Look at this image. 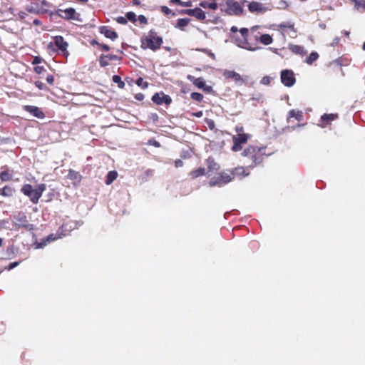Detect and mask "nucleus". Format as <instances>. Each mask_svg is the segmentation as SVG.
Listing matches in <instances>:
<instances>
[{
	"instance_id": "f257e3e1",
	"label": "nucleus",
	"mask_w": 365,
	"mask_h": 365,
	"mask_svg": "<svg viewBox=\"0 0 365 365\" xmlns=\"http://www.w3.org/2000/svg\"><path fill=\"white\" fill-rule=\"evenodd\" d=\"M266 147H259L249 145L243 150L241 155L245 158V163L247 164V168H254L261 164L264 160Z\"/></svg>"
},
{
	"instance_id": "f03ea898",
	"label": "nucleus",
	"mask_w": 365,
	"mask_h": 365,
	"mask_svg": "<svg viewBox=\"0 0 365 365\" xmlns=\"http://www.w3.org/2000/svg\"><path fill=\"white\" fill-rule=\"evenodd\" d=\"M46 190V185L41 183L36 185L35 188L31 184H24L20 190L21 192L29 197L33 204H37L39 199L42 197L43 192Z\"/></svg>"
},
{
	"instance_id": "7ed1b4c3",
	"label": "nucleus",
	"mask_w": 365,
	"mask_h": 365,
	"mask_svg": "<svg viewBox=\"0 0 365 365\" xmlns=\"http://www.w3.org/2000/svg\"><path fill=\"white\" fill-rule=\"evenodd\" d=\"M163 42V38L158 36L157 32L152 29L147 36L142 38L141 47L143 49L149 48L152 51H156L160 48Z\"/></svg>"
},
{
	"instance_id": "20e7f679",
	"label": "nucleus",
	"mask_w": 365,
	"mask_h": 365,
	"mask_svg": "<svg viewBox=\"0 0 365 365\" xmlns=\"http://www.w3.org/2000/svg\"><path fill=\"white\" fill-rule=\"evenodd\" d=\"M52 40L53 41L48 43V48L67 58L69 56V51L68 50V43L65 41L62 36H53Z\"/></svg>"
},
{
	"instance_id": "39448f33",
	"label": "nucleus",
	"mask_w": 365,
	"mask_h": 365,
	"mask_svg": "<svg viewBox=\"0 0 365 365\" xmlns=\"http://www.w3.org/2000/svg\"><path fill=\"white\" fill-rule=\"evenodd\" d=\"M221 11L230 16H240L243 14L242 5L235 0H225V4H220Z\"/></svg>"
},
{
	"instance_id": "423d86ee",
	"label": "nucleus",
	"mask_w": 365,
	"mask_h": 365,
	"mask_svg": "<svg viewBox=\"0 0 365 365\" xmlns=\"http://www.w3.org/2000/svg\"><path fill=\"white\" fill-rule=\"evenodd\" d=\"M233 180V175L230 173L222 172L212 178L208 182V185L212 187H222Z\"/></svg>"
},
{
	"instance_id": "0eeeda50",
	"label": "nucleus",
	"mask_w": 365,
	"mask_h": 365,
	"mask_svg": "<svg viewBox=\"0 0 365 365\" xmlns=\"http://www.w3.org/2000/svg\"><path fill=\"white\" fill-rule=\"evenodd\" d=\"M14 230L25 229L28 231L34 230V225L29 222L26 215L24 212H19L14 217Z\"/></svg>"
},
{
	"instance_id": "6e6552de",
	"label": "nucleus",
	"mask_w": 365,
	"mask_h": 365,
	"mask_svg": "<svg viewBox=\"0 0 365 365\" xmlns=\"http://www.w3.org/2000/svg\"><path fill=\"white\" fill-rule=\"evenodd\" d=\"M56 14L60 18L66 21L74 20L78 22H82L81 14L76 12V9L72 7H69L65 9H58L56 11Z\"/></svg>"
},
{
	"instance_id": "1a4fd4ad",
	"label": "nucleus",
	"mask_w": 365,
	"mask_h": 365,
	"mask_svg": "<svg viewBox=\"0 0 365 365\" xmlns=\"http://www.w3.org/2000/svg\"><path fill=\"white\" fill-rule=\"evenodd\" d=\"M250 135L247 133H238L232 136L233 145L232 150L234 152L240 151L242 149V145L247 143Z\"/></svg>"
},
{
	"instance_id": "9d476101",
	"label": "nucleus",
	"mask_w": 365,
	"mask_h": 365,
	"mask_svg": "<svg viewBox=\"0 0 365 365\" xmlns=\"http://www.w3.org/2000/svg\"><path fill=\"white\" fill-rule=\"evenodd\" d=\"M280 79L282 83L287 87H292L296 83L294 73L289 69H284L281 71Z\"/></svg>"
},
{
	"instance_id": "9b49d317",
	"label": "nucleus",
	"mask_w": 365,
	"mask_h": 365,
	"mask_svg": "<svg viewBox=\"0 0 365 365\" xmlns=\"http://www.w3.org/2000/svg\"><path fill=\"white\" fill-rule=\"evenodd\" d=\"M152 101L154 103L157 105H170L172 103V98L170 96L165 94L163 91L159 93H155L152 96Z\"/></svg>"
},
{
	"instance_id": "f8f14e48",
	"label": "nucleus",
	"mask_w": 365,
	"mask_h": 365,
	"mask_svg": "<svg viewBox=\"0 0 365 365\" xmlns=\"http://www.w3.org/2000/svg\"><path fill=\"white\" fill-rule=\"evenodd\" d=\"M24 110L26 112L29 113L31 115L38 118V119H43L46 117L45 113L41 110V108H38L35 106H31V105H25L23 106Z\"/></svg>"
},
{
	"instance_id": "ddd939ff",
	"label": "nucleus",
	"mask_w": 365,
	"mask_h": 365,
	"mask_svg": "<svg viewBox=\"0 0 365 365\" xmlns=\"http://www.w3.org/2000/svg\"><path fill=\"white\" fill-rule=\"evenodd\" d=\"M99 32L104 35L105 37L112 41H115L118 37L117 32L107 26H101L99 28Z\"/></svg>"
},
{
	"instance_id": "4468645a",
	"label": "nucleus",
	"mask_w": 365,
	"mask_h": 365,
	"mask_svg": "<svg viewBox=\"0 0 365 365\" xmlns=\"http://www.w3.org/2000/svg\"><path fill=\"white\" fill-rule=\"evenodd\" d=\"M248 9L251 13L260 14L267 11L263 4L257 1H252L248 4Z\"/></svg>"
},
{
	"instance_id": "2eb2a0df",
	"label": "nucleus",
	"mask_w": 365,
	"mask_h": 365,
	"mask_svg": "<svg viewBox=\"0 0 365 365\" xmlns=\"http://www.w3.org/2000/svg\"><path fill=\"white\" fill-rule=\"evenodd\" d=\"M240 33L241 34L242 38H243V41H242V43L244 44V46H242V47L249 50V51H256L257 49H259V48L258 47H252L250 45V43L247 42V36H248V33H249V31L247 28H242L240 29Z\"/></svg>"
},
{
	"instance_id": "dca6fc26",
	"label": "nucleus",
	"mask_w": 365,
	"mask_h": 365,
	"mask_svg": "<svg viewBox=\"0 0 365 365\" xmlns=\"http://www.w3.org/2000/svg\"><path fill=\"white\" fill-rule=\"evenodd\" d=\"M206 163L207 165V174L210 175L212 173L217 172L220 170V165L216 163L212 157H209L206 160Z\"/></svg>"
},
{
	"instance_id": "f3484780",
	"label": "nucleus",
	"mask_w": 365,
	"mask_h": 365,
	"mask_svg": "<svg viewBox=\"0 0 365 365\" xmlns=\"http://www.w3.org/2000/svg\"><path fill=\"white\" fill-rule=\"evenodd\" d=\"M338 118V114L329 113V114H324L321 116L320 126L322 128H326L327 125H330L331 122L336 120Z\"/></svg>"
},
{
	"instance_id": "a211bd4d",
	"label": "nucleus",
	"mask_w": 365,
	"mask_h": 365,
	"mask_svg": "<svg viewBox=\"0 0 365 365\" xmlns=\"http://www.w3.org/2000/svg\"><path fill=\"white\" fill-rule=\"evenodd\" d=\"M292 118H294L297 121L300 122L303 120L304 115L303 112L302 110H290L287 114V123H289L290 119Z\"/></svg>"
},
{
	"instance_id": "6ab92c4d",
	"label": "nucleus",
	"mask_w": 365,
	"mask_h": 365,
	"mask_svg": "<svg viewBox=\"0 0 365 365\" xmlns=\"http://www.w3.org/2000/svg\"><path fill=\"white\" fill-rule=\"evenodd\" d=\"M247 168H245L243 166H239L235 168L234 170L230 172V174L233 175V178L235 176L246 177L250 175V172L247 171Z\"/></svg>"
},
{
	"instance_id": "aec40b11",
	"label": "nucleus",
	"mask_w": 365,
	"mask_h": 365,
	"mask_svg": "<svg viewBox=\"0 0 365 365\" xmlns=\"http://www.w3.org/2000/svg\"><path fill=\"white\" fill-rule=\"evenodd\" d=\"M15 192V189L11 185H5L0 189V195L3 197H11Z\"/></svg>"
},
{
	"instance_id": "412c9836",
	"label": "nucleus",
	"mask_w": 365,
	"mask_h": 365,
	"mask_svg": "<svg viewBox=\"0 0 365 365\" xmlns=\"http://www.w3.org/2000/svg\"><path fill=\"white\" fill-rule=\"evenodd\" d=\"M187 79L192 82V83L199 88H202L205 87V81L202 78H195L192 76H187Z\"/></svg>"
},
{
	"instance_id": "4be33fe9",
	"label": "nucleus",
	"mask_w": 365,
	"mask_h": 365,
	"mask_svg": "<svg viewBox=\"0 0 365 365\" xmlns=\"http://www.w3.org/2000/svg\"><path fill=\"white\" fill-rule=\"evenodd\" d=\"M61 238V235L60 234H50L44 240L43 242L40 243L37 247H42L45 245H46V244L48 242H53L56 240H58V239H60Z\"/></svg>"
},
{
	"instance_id": "5701e85b",
	"label": "nucleus",
	"mask_w": 365,
	"mask_h": 365,
	"mask_svg": "<svg viewBox=\"0 0 365 365\" xmlns=\"http://www.w3.org/2000/svg\"><path fill=\"white\" fill-rule=\"evenodd\" d=\"M224 76L226 78H230L235 81H240L242 80L240 75L234 71H225L224 72Z\"/></svg>"
},
{
	"instance_id": "b1692460",
	"label": "nucleus",
	"mask_w": 365,
	"mask_h": 365,
	"mask_svg": "<svg viewBox=\"0 0 365 365\" xmlns=\"http://www.w3.org/2000/svg\"><path fill=\"white\" fill-rule=\"evenodd\" d=\"M206 174L205 169L204 168H198L197 169L193 170L189 173V176L192 179H195L198 177L205 175Z\"/></svg>"
},
{
	"instance_id": "393cba45",
	"label": "nucleus",
	"mask_w": 365,
	"mask_h": 365,
	"mask_svg": "<svg viewBox=\"0 0 365 365\" xmlns=\"http://www.w3.org/2000/svg\"><path fill=\"white\" fill-rule=\"evenodd\" d=\"M289 48L292 53L300 56H304L307 53L304 48L299 45H290Z\"/></svg>"
},
{
	"instance_id": "a878e982",
	"label": "nucleus",
	"mask_w": 365,
	"mask_h": 365,
	"mask_svg": "<svg viewBox=\"0 0 365 365\" xmlns=\"http://www.w3.org/2000/svg\"><path fill=\"white\" fill-rule=\"evenodd\" d=\"M118 178V173L115 170L109 171L106 175L105 183L109 185Z\"/></svg>"
},
{
	"instance_id": "bb28decb",
	"label": "nucleus",
	"mask_w": 365,
	"mask_h": 365,
	"mask_svg": "<svg viewBox=\"0 0 365 365\" xmlns=\"http://www.w3.org/2000/svg\"><path fill=\"white\" fill-rule=\"evenodd\" d=\"M200 6L205 9H210L212 10H216L218 7V5L216 2H209L207 1H202L200 2Z\"/></svg>"
},
{
	"instance_id": "cd10ccee",
	"label": "nucleus",
	"mask_w": 365,
	"mask_h": 365,
	"mask_svg": "<svg viewBox=\"0 0 365 365\" xmlns=\"http://www.w3.org/2000/svg\"><path fill=\"white\" fill-rule=\"evenodd\" d=\"M259 41L264 45L268 46L273 41L272 36L268 34H262L259 36Z\"/></svg>"
},
{
	"instance_id": "c85d7f7f",
	"label": "nucleus",
	"mask_w": 365,
	"mask_h": 365,
	"mask_svg": "<svg viewBox=\"0 0 365 365\" xmlns=\"http://www.w3.org/2000/svg\"><path fill=\"white\" fill-rule=\"evenodd\" d=\"M190 21V19L183 18L179 19L177 21V24L175 26L176 28H178L181 30H184V28L188 25Z\"/></svg>"
},
{
	"instance_id": "c756f323",
	"label": "nucleus",
	"mask_w": 365,
	"mask_h": 365,
	"mask_svg": "<svg viewBox=\"0 0 365 365\" xmlns=\"http://www.w3.org/2000/svg\"><path fill=\"white\" fill-rule=\"evenodd\" d=\"M193 16L200 21H203L206 18L205 12L202 11L200 8H195Z\"/></svg>"
},
{
	"instance_id": "7c9ffc66",
	"label": "nucleus",
	"mask_w": 365,
	"mask_h": 365,
	"mask_svg": "<svg viewBox=\"0 0 365 365\" xmlns=\"http://www.w3.org/2000/svg\"><path fill=\"white\" fill-rule=\"evenodd\" d=\"M318 53L313 51L309 55V56L307 57L305 62L309 65H312L314 61H316L318 59Z\"/></svg>"
},
{
	"instance_id": "2f4dec72",
	"label": "nucleus",
	"mask_w": 365,
	"mask_h": 365,
	"mask_svg": "<svg viewBox=\"0 0 365 365\" xmlns=\"http://www.w3.org/2000/svg\"><path fill=\"white\" fill-rule=\"evenodd\" d=\"M354 2L355 8L357 10L364 11L365 10V0H352Z\"/></svg>"
},
{
	"instance_id": "473e14b6",
	"label": "nucleus",
	"mask_w": 365,
	"mask_h": 365,
	"mask_svg": "<svg viewBox=\"0 0 365 365\" xmlns=\"http://www.w3.org/2000/svg\"><path fill=\"white\" fill-rule=\"evenodd\" d=\"M112 80L114 83L118 84V86L120 88H123L125 86V83L122 81L120 76H118V75L113 76Z\"/></svg>"
},
{
	"instance_id": "72a5a7b5",
	"label": "nucleus",
	"mask_w": 365,
	"mask_h": 365,
	"mask_svg": "<svg viewBox=\"0 0 365 365\" xmlns=\"http://www.w3.org/2000/svg\"><path fill=\"white\" fill-rule=\"evenodd\" d=\"M26 11L31 14H43L45 11L43 9H36L33 5L28 6L26 7Z\"/></svg>"
},
{
	"instance_id": "f704fd0d",
	"label": "nucleus",
	"mask_w": 365,
	"mask_h": 365,
	"mask_svg": "<svg viewBox=\"0 0 365 365\" xmlns=\"http://www.w3.org/2000/svg\"><path fill=\"white\" fill-rule=\"evenodd\" d=\"M190 98L193 100V101H195L198 103H201L203 100V95L200 93H197V92H192L191 94H190Z\"/></svg>"
},
{
	"instance_id": "c9c22d12",
	"label": "nucleus",
	"mask_w": 365,
	"mask_h": 365,
	"mask_svg": "<svg viewBox=\"0 0 365 365\" xmlns=\"http://www.w3.org/2000/svg\"><path fill=\"white\" fill-rule=\"evenodd\" d=\"M98 61L101 67H106L109 65V60L107 58V56H106V55L104 54L100 56Z\"/></svg>"
},
{
	"instance_id": "e433bc0d",
	"label": "nucleus",
	"mask_w": 365,
	"mask_h": 365,
	"mask_svg": "<svg viewBox=\"0 0 365 365\" xmlns=\"http://www.w3.org/2000/svg\"><path fill=\"white\" fill-rule=\"evenodd\" d=\"M11 178V175L9 174L8 170L1 171L0 173V179L1 181H9Z\"/></svg>"
},
{
	"instance_id": "4c0bfd02",
	"label": "nucleus",
	"mask_w": 365,
	"mask_h": 365,
	"mask_svg": "<svg viewBox=\"0 0 365 365\" xmlns=\"http://www.w3.org/2000/svg\"><path fill=\"white\" fill-rule=\"evenodd\" d=\"M135 83H136L138 86L141 87V88H143V89L147 88L148 87V85H149V83H148L147 81H143V78H141V77H139V78L136 80Z\"/></svg>"
},
{
	"instance_id": "58836bf2",
	"label": "nucleus",
	"mask_w": 365,
	"mask_h": 365,
	"mask_svg": "<svg viewBox=\"0 0 365 365\" xmlns=\"http://www.w3.org/2000/svg\"><path fill=\"white\" fill-rule=\"evenodd\" d=\"M125 16H126L127 19H128L131 22L134 23L136 21V15L134 12H132V11L127 12L125 14Z\"/></svg>"
},
{
	"instance_id": "ea45409f",
	"label": "nucleus",
	"mask_w": 365,
	"mask_h": 365,
	"mask_svg": "<svg viewBox=\"0 0 365 365\" xmlns=\"http://www.w3.org/2000/svg\"><path fill=\"white\" fill-rule=\"evenodd\" d=\"M160 11L165 15L173 14L174 16L175 14L170 9H169L166 6H161Z\"/></svg>"
},
{
	"instance_id": "a19ab883",
	"label": "nucleus",
	"mask_w": 365,
	"mask_h": 365,
	"mask_svg": "<svg viewBox=\"0 0 365 365\" xmlns=\"http://www.w3.org/2000/svg\"><path fill=\"white\" fill-rule=\"evenodd\" d=\"M195 11V9H184V10H182V11H180V14H187V15H188V16H194Z\"/></svg>"
},
{
	"instance_id": "79ce46f5",
	"label": "nucleus",
	"mask_w": 365,
	"mask_h": 365,
	"mask_svg": "<svg viewBox=\"0 0 365 365\" xmlns=\"http://www.w3.org/2000/svg\"><path fill=\"white\" fill-rule=\"evenodd\" d=\"M34 70L37 74H41L46 71L44 66L37 65L34 68Z\"/></svg>"
},
{
	"instance_id": "37998d69",
	"label": "nucleus",
	"mask_w": 365,
	"mask_h": 365,
	"mask_svg": "<svg viewBox=\"0 0 365 365\" xmlns=\"http://www.w3.org/2000/svg\"><path fill=\"white\" fill-rule=\"evenodd\" d=\"M148 145H153L155 148H160V143L157 141L154 138H152V139H150L148 140Z\"/></svg>"
},
{
	"instance_id": "c03bdc74",
	"label": "nucleus",
	"mask_w": 365,
	"mask_h": 365,
	"mask_svg": "<svg viewBox=\"0 0 365 365\" xmlns=\"http://www.w3.org/2000/svg\"><path fill=\"white\" fill-rule=\"evenodd\" d=\"M106 56H107V58L109 61H120L121 59L120 57L118 56L117 55H114V54H108V55H106Z\"/></svg>"
},
{
	"instance_id": "a18cd8bd",
	"label": "nucleus",
	"mask_w": 365,
	"mask_h": 365,
	"mask_svg": "<svg viewBox=\"0 0 365 365\" xmlns=\"http://www.w3.org/2000/svg\"><path fill=\"white\" fill-rule=\"evenodd\" d=\"M43 59L40 56H35L31 62L33 65H38L42 62Z\"/></svg>"
},
{
	"instance_id": "49530a36",
	"label": "nucleus",
	"mask_w": 365,
	"mask_h": 365,
	"mask_svg": "<svg viewBox=\"0 0 365 365\" xmlns=\"http://www.w3.org/2000/svg\"><path fill=\"white\" fill-rule=\"evenodd\" d=\"M271 82V78L269 76H264L261 80V83L263 85H269Z\"/></svg>"
},
{
	"instance_id": "de8ad7c7",
	"label": "nucleus",
	"mask_w": 365,
	"mask_h": 365,
	"mask_svg": "<svg viewBox=\"0 0 365 365\" xmlns=\"http://www.w3.org/2000/svg\"><path fill=\"white\" fill-rule=\"evenodd\" d=\"M34 84L40 90H43L46 88L44 83L43 82L40 81H36L34 83Z\"/></svg>"
},
{
	"instance_id": "09e8293b",
	"label": "nucleus",
	"mask_w": 365,
	"mask_h": 365,
	"mask_svg": "<svg viewBox=\"0 0 365 365\" xmlns=\"http://www.w3.org/2000/svg\"><path fill=\"white\" fill-rule=\"evenodd\" d=\"M138 19L140 24H147L148 20L147 18L144 15H139Z\"/></svg>"
},
{
	"instance_id": "8fccbe9b",
	"label": "nucleus",
	"mask_w": 365,
	"mask_h": 365,
	"mask_svg": "<svg viewBox=\"0 0 365 365\" xmlns=\"http://www.w3.org/2000/svg\"><path fill=\"white\" fill-rule=\"evenodd\" d=\"M21 263V261L19 262H11L10 263L7 267H6V269L8 270H11L14 268H15L16 267H17L19 264Z\"/></svg>"
},
{
	"instance_id": "3c124183",
	"label": "nucleus",
	"mask_w": 365,
	"mask_h": 365,
	"mask_svg": "<svg viewBox=\"0 0 365 365\" xmlns=\"http://www.w3.org/2000/svg\"><path fill=\"white\" fill-rule=\"evenodd\" d=\"M78 175V173H76L73 170H69L68 176L70 179L73 180V179H76Z\"/></svg>"
},
{
	"instance_id": "603ef678",
	"label": "nucleus",
	"mask_w": 365,
	"mask_h": 365,
	"mask_svg": "<svg viewBox=\"0 0 365 365\" xmlns=\"http://www.w3.org/2000/svg\"><path fill=\"white\" fill-rule=\"evenodd\" d=\"M46 81L48 84L50 85H53V82H54V77L53 75H48L47 77H46Z\"/></svg>"
},
{
	"instance_id": "864d4df0",
	"label": "nucleus",
	"mask_w": 365,
	"mask_h": 365,
	"mask_svg": "<svg viewBox=\"0 0 365 365\" xmlns=\"http://www.w3.org/2000/svg\"><path fill=\"white\" fill-rule=\"evenodd\" d=\"M117 22L120 24H127V19L123 16H120L117 19Z\"/></svg>"
},
{
	"instance_id": "5fc2aeb1",
	"label": "nucleus",
	"mask_w": 365,
	"mask_h": 365,
	"mask_svg": "<svg viewBox=\"0 0 365 365\" xmlns=\"http://www.w3.org/2000/svg\"><path fill=\"white\" fill-rule=\"evenodd\" d=\"M98 47H100L101 48H102L105 51H110V46L108 45H107V44H105V43H100Z\"/></svg>"
},
{
	"instance_id": "6e6d98bb",
	"label": "nucleus",
	"mask_w": 365,
	"mask_h": 365,
	"mask_svg": "<svg viewBox=\"0 0 365 365\" xmlns=\"http://www.w3.org/2000/svg\"><path fill=\"white\" fill-rule=\"evenodd\" d=\"M144 95L142 93H138L135 95V98L138 101H143L144 99Z\"/></svg>"
},
{
	"instance_id": "4d7b16f0",
	"label": "nucleus",
	"mask_w": 365,
	"mask_h": 365,
	"mask_svg": "<svg viewBox=\"0 0 365 365\" xmlns=\"http://www.w3.org/2000/svg\"><path fill=\"white\" fill-rule=\"evenodd\" d=\"M175 166L176 168H180L183 166V162L180 159H178L175 161Z\"/></svg>"
},
{
	"instance_id": "13d9d810",
	"label": "nucleus",
	"mask_w": 365,
	"mask_h": 365,
	"mask_svg": "<svg viewBox=\"0 0 365 365\" xmlns=\"http://www.w3.org/2000/svg\"><path fill=\"white\" fill-rule=\"evenodd\" d=\"M202 89H203L204 91L207 92V93H210L212 91V88L210 86H206L205 83V87L202 88Z\"/></svg>"
},
{
	"instance_id": "bf43d9fd",
	"label": "nucleus",
	"mask_w": 365,
	"mask_h": 365,
	"mask_svg": "<svg viewBox=\"0 0 365 365\" xmlns=\"http://www.w3.org/2000/svg\"><path fill=\"white\" fill-rule=\"evenodd\" d=\"M191 5H192V3L190 1H181V4L180 6L189 7V6H191Z\"/></svg>"
},
{
	"instance_id": "052dcab7",
	"label": "nucleus",
	"mask_w": 365,
	"mask_h": 365,
	"mask_svg": "<svg viewBox=\"0 0 365 365\" xmlns=\"http://www.w3.org/2000/svg\"><path fill=\"white\" fill-rule=\"evenodd\" d=\"M192 115L193 116H195V117H197V118H200V117L202 116L203 113H202V111L200 110V111H197L196 113H193Z\"/></svg>"
},
{
	"instance_id": "680f3d73",
	"label": "nucleus",
	"mask_w": 365,
	"mask_h": 365,
	"mask_svg": "<svg viewBox=\"0 0 365 365\" xmlns=\"http://www.w3.org/2000/svg\"><path fill=\"white\" fill-rule=\"evenodd\" d=\"M169 3L172 4L180 5L181 0H170Z\"/></svg>"
},
{
	"instance_id": "e2e57ef3",
	"label": "nucleus",
	"mask_w": 365,
	"mask_h": 365,
	"mask_svg": "<svg viewBox=\"0 0 365 365\" xmlns=\"http://www.w3.org/2000/svg\"><path fill=\"white\" fill-rule=\"evenodd\" d=\"M33 24L35 26H40V25H41V22L40 20L36 19L33 21Z\"/></svg>"
},
{
	"instance_id": "0e129e2a",
	"label": "nucleus",
	"mask_w": 365,
	"mask_h": 365,
	"mask_svg": "<svg viewBox=\"0 0 365 365\" xmlns=\"http://www.w3.org/2000/svg\"><path fill=\"white\" fill-rule=\"evenodd\" d=\"M132 3L135 6H139L140 4V0H132Z\"/></svg>"
},
{
	"instance_id": "69168bd1",
	"label": "nucleus",
	"mask_w": 365,
	"mask_h": 365,
	"mask_svg": "<svg viewBox=\"0 0 365 365\" xmlns=\"http://www.w3.org/2000/svg\"><path fill=\"white\" fill-rule=\"evenodd\" d=\"M197 51H202V52H203V53H206V54H207V53H208V52H209V51H210V50H209V49H207V48H201V49L198 48V49H197Z\"/></svg>"
},
{
	"instance_id": "338daca9",
	"label": "nucleus",
	"mask_w": 365,
	"mask_h": 365,
	"mask_svg": "<svg viewBox=\"0 0 365 365\" xmlns=\"http://www.w3.org/2000/svg\"><path fill=\"white\" fill-rule=\"evenodd\" d=\"M207 55L210 56L212 59L215 58V55L211 51H209V52Z\"/></svg>"
},
{
	"instance_id": "774afa93",
	"label": "nucleus",
	"mask_w": 365,
	"mask_h": 365,
	"mask_svg": "<svg viewBox=\"0 0 365 365\" xmlns=\"http://www.w3.org/2000/svg\"><path fill=\"white\" fill-rule=\"evenodd\" d=\"M230 31L233 33H236L238 31V29L236 26H233L231 27Z\"/></svg>"
}]
</instances>
